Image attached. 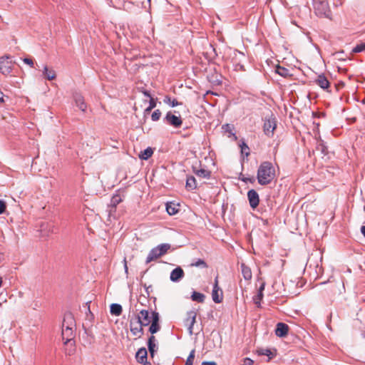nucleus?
<instances>
[{
    "label": "nucleus",
    "instance_id": "nucleus-36",
    "mask_svg": "<svg viewBox=\"0 0 365 365\" xmlns=\"http://www.w3.org/2000/svg\"><path fill=\"white\" fill-rule=\"evenodd\" d=\"M212 298L215 303L219 304L222 302L223 299V292H217V290H212Z\"/></svg>",
    "mask_w": 365,
    "mask_h": 365
},
{
    "label": "nucleus",
    "instance_id": "nucleus-31",
    "mask_svg": "<svg viewBox=\"0 0 365 365\" xmlns=\"http://www.w3.org/2000/svg\"><path fill=\"white\" fill-rule=\"evenodd\" d=\"M43 75L45 78L49 81L53 80L56 77L55 71L49 69L46 66L43 68Z\"/></svg>",
    "mask_w": 365,
    "mask_h": 365
},
{
    "label": "nucleus",
    "instance_id": "nucleus-51",
    "mask_svg": "<svg viewBox=\"0 0 365 365\" xmlns=\"http://www.w3.org/2000/svg\"><path fill=\"white\" fill-rule=\"evenodd\" d=\"M212 290H217V292H222V289L218 285V276L215 279V283L213 284Z\"/></svg>",
    "mask_w": 365,
    "mask_h": 365
},
{
    "label": "nucleus",
    "instance_id": "nucleus-61",
    "mask_svg": "<svg viewBox=\"0 0 365 365\" xmlns=\"http://www.w3.org/2000/svg\"><path fill=\"white\" fill-rule=\"evenodd\" d=\"M361 232L364 235V237H365V225L361 226Z\"/></svg>",
    "mask_w": 365,
    "mask_h": 365
},
{
    "label": "nucleus",
    "instance_id": "nucleus-62",
    "mask_svg": "<svg viewBox=\"0 0 365 365\" xmlns=\"http://www.w3.org/2000/svg\"><path fill=\"white\" fill-rule=\"evenodd\" d=\"M152 110H153V108H150V107H148H148L145 109L144 113H149Z\"/></svg>",
    "mask_w": 365,
    "mask_h": 365
},
{
    "label": "nucleus",
    "instance_id": "nucleus-43",
    "mask_svg": "<svg viewBox=\"0 0 365 365\" xmlns=\"http://www.w3.org/2000/svg\"><path fill=\"white\" fill-rule=\"evenodd\" d=\"M239 180L245 183L250 182L252 184L255 183L256 180L254 176L247 178L245 177L242 173L240 174Z\"/></svg>",
    "mask_w": 365,
    "mask_h": 365
},
{
    "label": "nucleus",
    "instance_id": "nucleus-18",
    "mask_svg": "<svg viewBox=\"0 0 365 365\" xmlns=\"http://www.w3.org/2000/svg\"><path fill=\"white\" fill-rule=\"evenodd\" d=\"M207 80L213 85L220 86L222 83V76L218 73L215 68L213 71L207 75Z\"/></svg>",
    "mask_w": 365,
    "mask_h": 365
},
{
    "label": "nucleus",
    "instance_id": "nucleus-59",
    "mask_svg": "<svg viewBox=\"0 0 365 365\" xmlns=\"http://www.w3.org/2000/svg\"><path fill=\"white\" fill-rule=\"evenodd\" d=\"M264 287H265V283L262 282V284L260 285L257 292L263 293V292L264 290Z\"/></svg>",
    "mask_w": 365,
    "mask_h": 365
},
{
    "label": "nucleus",
    "instance_id": "nucleus-50",
    "mask_svg": "<svg viewBox=\"0 0 365 365\" xmlns=\"http://www.w3.org/2000/svg\"><path fill=\"white\" fill-rule=\"evenodd\" d=\"M157 98H153V97H150V101H149V106L148 107H150V108H155L156 107V105H157Z\"/></svg>",
    "mask_w": 365,
    "mask_h": 365
},
{
    "label": "nucleus",
    "instance_id": "nucleus-64",
    "mask_svg": "<svg viewBox=\"0 0 365 365\" xmlns=\"http://www.w3.org/2000/svg\"><path fill=\"white\" fill-rule=\"evenodd\" d=\"M150 299H153V302H154V303H155V302H156V300H157V299H156V297H150Z\"/></svg>",
    "mask_w": 365,
    "mask_h": 365
},
{
    "label": "nucleus",
    "instance_id": "nucleus-5",
    "mask_svg": "<svg viewBox=\"0 0 365 365\" xmlns=\"http://www.w3.org/2000/svg\"><path fill=\"white\" fill-rule=\"evenodd\" d=\"M160 329V314L155 309V310L151 311V322L150 323L148 331L151 334V336H154V334L158 332Z\"/></svg>",
    "mask_w": 365,
    "mask_h": 365
},
{
    "label": "nucleus",
    "instance_id": "nucleus-23",
    "mask_svg": "<svg viewBox=\"0 0 365 365\" xmlns=\"http://www.w3.org/2000/svg\"><path fill=\"white\" fill-rule=\"evenodd\" d=\"M192 172L198 177L209 179L211 176V171L200 168L198 169L196 166L192 165Z\"/></svg>",
    "mask_w": 365,
    "mask_h": 365
},
{
    "label": "nucleus",
    "instance_id": "nucleus-15",
    "mask_svg": "<svg viewBox=\"0 0 365 365\" xmlns=\"http://www.w3.org/2000/svg\"><path fill=\"white\" fill-rule=\"evenodd\" d=\"M136 361L142 365H152L150 361H148V351L145 347L140 348L135 354Z\"/></svg>",
    "mask_w": 365,
    "mask_h": 365
},
{
    "label": "nucleus",
    "instance_id": "nucleus-38",
    "mask_svg": "<svg viewBox=\"0 0 365 365\" xmlns=\"http://www.w3.org/2000/svg\"><path fill=\"white\" fill-rule=\"evenodd\" d=\"M240 147L241 148V153L248 157L250 155V148L242 139L240 140Z\"/></svg>",
    "mask_w": 365,
    "mask_h": 365
},
{
    "label": "nucleus",
    "instance_id": "nucleus-55",
    "mask_svg": "<svg viewBox=\"0 0 365 365\" xmlns=\"http://www.w3.org/2000/svg\"><path fill=\"white\" fill-rule=\"evenodd\" d=\"M345 86V83L343 81H339L335 84V88L337 91L343 88Z\"/></svg>",
    "mask_w": 365,
    "mask_h": 365
},
{
    "label": "nucleus",
    "instance_id": "nucleus-6",
    "mask_svg": "<svg viewBox=\"0 0 365 365\" xmlns=\"http://www.w3.org/2000/svg\"><path fill=\"white\" fill-rule=\"evenodd\" d=\"M38 226L39 228L37 231L39 232V236L41 237H47L50 233L54 232L55 226L52 222L41 221L38 223Z\"/></svg>",
    "mask_w": 365,
    "mask_h": 365
},
{
    "label": "nucleus",
    "instance_id": "nucleus-58",
    "mask_svg": "<svg viewBox=\"0 0 365 365\" xmlns=\"http://www.w3.org/2000/svg\"><path fill=\"white\" fill-rule=\"evenodd\" d=\"M90 303H91V302H86V306L88 307H87L88 312H87L86 314H90V316L91 317V318H92V319H94V316H93V313L91 312V309H90V305H89V304H90Z\"/></svg>",
    "mask_w": 365,
    "mask_h": 365
},
{
    "label": "nucleus",
    "instance_id": "nucleus-8",
    "mask_svg": "<svg viewBox=\"0 0 365 365\" xmlns=\"http://www.w3.org/2000/svg\"><path fill=\"white\" fill-rule=\"evenodd\" d=\"M13 66L11 56H4L0 58V73L2 74H9L11 72Z\"/></svg>",
    "mask_w": 365,
    "mask_h": 365
},
{
    "label": "nucleus",
    "instance_id": "nucleus-4",
    "mask_svg": "<svg viewBox=\"0 0 365 365\" xmlns=\"http://www.w3.org/2000/svg\"><path fill=\"white\" fill-rule=\"evenodd\" d=\"M321 284L327 285L325 290L331 294H336L341 292V287L343 285L341 281H336L333 277L329 278L327 281L322 282Z\"/></svg>",
    "mask_w": 365,
    "mask_h": 365
},
{
    "label": "nucleus",
    "instance_id": "nucleus-3",
    "mask_svg": "<svg viewBox=\"0 0 365 365\" xmlns=\"http://www.w3.org/2000/svg\"><path fill=\"white\" fill-rule=\"evenodd\" d=\"M314 9L317 16L319 17L330 18L331 10L327 1L314 0Z\"/></svg>",
    "mask_w": 365,
    "mask_h": 365
},
{
    "label": "nucleus",
    "instance_id": "nucleus-13",
    "mask_svg": "<svg viewBox=\"0 0 365 365\" xmlns=\"http://www.w3.org/2000/svg\"><path fill=\"white\" fill-rule=\"evenodd\" d=\"M124 197H125V195L120 194V190H117L116 193L114 194L110 199V202L108 205V207H110L109 212H115L116 210L117 205L119 203H120L121 202H123Z\"/></svg>",
    "mask_w": 365,
    "mask_h": 365
},
{
    "label": "nucleus",
    "instance_id": "nucleus-1",
    "mask_svg": "<svg viewBox=\"0 0 365 365\" xmlns=\"http://www.w3.org/2000/svg\"><path fill=\"white\" fill-rule=\"evenodd\" d=\"M275 169L269 161H263L257 172V182L260 185H267L275 178Z\"/></svg>",
    "mask_w": 365,
    "mask_h": 365
},
{
    "label": "nucleus",
    "instance_id": "nucleus-28",
    "mask_svg": "<svg viewBox=\"0 0 365 365\" xmlns=\"http://www.w3.org/2000/svg\"><path fill=\"white\" fill-rule=\"evenodd\" d=\"M123 308L119 304L113 303L110 306V312L112 315L118 317L122 314Z\"/></svg>",
    "mask_w": 365,
    "mask_h": 365
},
{
    "label": "nucleus",
    "instance_id": "nucleus-46",
    "mask_svg": "<svg viewBox=\"0 0 365 365\" xmlns=\"http://www.w3.org/2000/svg\"><path fill=\"white\" fill-rule=\"evenodd\" d=\"M191 266H194V267H200V266H202L204 268H207V264L205 262V260H203L202 259H198L195 262L192 263Z\"/></svg>",
    "mask_w": 365,
    "mask_h": 365
},
{
    "label": "nucleus",
    "instance_id": "nucleus-24",
    "mask_svg": "<svg viewBox=\"0 0 365 365\" xmlns=\"http://www.w3.org/2000/svg\"><path fill=\"white\" fill-rule=\"evenodd\" d=\"M130 324V330L133 335L136 336L138 333L140 334L138 336V338H140L142 335L144 334L143 327L145 326L139 324V327H133V317L129 322Z\"/></svg>",
    "mask_w": 365,
    "mask_h": 365
},
{
    "label": "nucleus",
    "instance_id": "nucleus-39",
    "mask_svg": "<svg viewBox=\"0 0 365 365\" xmlns=\"http://www.w3.org/2000/svg\"><path fill=\"white\" fill-rule=\"evenodd\" d=\"M163 101L165 103L170 104L172 107H175L179 105H182V102H178L175 98L171 100V98L169 96H165Z\"/></svg>",
    "mask_w": 365,
    "mask_h": 365
},
{
    "label": "nucleus",
    "instance_id": "nucleus-21",
    "mask_svg": "<svg viewBox=\"0 0 365 365\" xmlns=\"http://www.w3.org/2000/svg\"><path fill=\"white\" fill-rule=\"evenodd\" d=\"M185 272L180 267L173 269L170 273V279L173 282H178L183 278Z\"/></svg>",
    "mask_w": 365,
    "mask_h": 365
},
{
    "label": "nucleus",
    "instance_id": "nucleus-22",
    "mask_svg": "<svg viewBox=\"0 0 365 365\" xmlns=\"http://www.w3.org/2000/svg\"><path fill=\"white\" fill-rule=\"evenodd\" d=\"M258 356H267L268 359L267 361H269L271 359H272L274 357L277 356V351L276 349H273V350H271L270 349H263L260 348L258 349L256 351Z\"/></svg>",
    "mask_w": 365,
    "mask_h": 365
},
{
    "label": "nucleus",
    "instance_id": "nucleus-19",
    "mask_svg": "<svg viewBox=\"0 0 365 365\" xmlns=\"http://www.w3.org/2000/svg\"><path fill=\"white\" fill-rule=\"evenodd\" d=\"M75 330L76 329H64L62 328V339L65 340L64 344H68L71 341H75Z\"/></svg>",
    "mask_w": 365,
    "mask_h": 365
},
{
    "label": "nucleus",
    "instance_id": "nucleus-11",
    "mask_svg": "<svg viewBox=\"0 0 365 365\" xmlns=\"http://www.w3.org/2000/svg\"><path fill=\"white\" fill-rule=\"evenodd\" d=\"M76 324L73 313L70 311L64 314L62 322V328L64 329H76Z\"/></svg>",
    "mask_w": 365,
    "mask_h": 365
},
{
    "label": "nucleus",
    "instance_id": "nucleus-17",
    "mask_svg": "<svg viewBox=\"0 0 365 365\" xmlns=\"http://www.w3.org/2000/svg\"><path fill=\"white\" fill-rule=\"evenodd\" d=\"M289 330V327L287 324L278 322L276 325L274 332L277 336L284 338L288 334Z\"/></svg>",
    "mask_w": 365,
    "mask_h": 365
},
{
    "label": "nucleus",
    "instance_id": "nucleus-47",
    "mask_svg": "<svg viewBox=\"0 0 365 365\" xmlns=\"http://www.w3.org/2000/svg\"><path fill=\"white\" fill-rule=\"evenodd\" d=\"M149 298L145 295H140L138 299V302L142 305L147 307V303H149Z\"/></svg>",
    "mask_w": 365,
    "mask_h": 365
},
{
    "label": "nucleus",
    "instance_id": "nucleus-63",
    "mask_svg": "<svg viewBox=\"0 0 365 365\" xmlns=\"http://www.w3.org/2000/svg\"><path fill=\"white\" fill-rule=\"evenodd\" d=\"M86 318H87V319H88V320H89L91 322H92V320L93 319H92V318H91V316H90V314H86Z\"/></svg>",
    "mask_w": 365,
    "mask_h": 365
},
{
    "label": "nucleus",
    "instance_id": "nucleus-45",
    "mask_svg": "<svg viewBox=\"0 0 365 365\" xmlns=\"http://www.w3.org/2000/svg\"><path fill=\"white\" fill-rule=\"evenodd\" d=\"M365 51V42L357 44L353 49L352 53H356Z\"/></svg>",
    "mask_w": 365,
    "mask_h": 365
},
{
    "label": "nucleus",
    "instance_id": "nucleus-9",
    "mask_svg": "<svg viewBox=\"0 0 365 365\" xmlns=\"http://www.w3.org/2000/svg\"><path fill=\"white\" fill-rule=\"evenodd\" d=\"M150 312L148 309H142L139 314H134V318L136 319V322L143 326H148L151 322V316H150Z\"/></svg>",
    "mask_w": 365,
    "mask_h": 365
},
{
    "label": "nucleus",
    "instance_id": "nucleus-52",
    "mask_svg": "<svg viewBox=\"0 0 365 365\" xmlns=\"http://www.w3.org/2000/svg\"><path fill=\"white\" fill-rule=\"evenodd\" d=\"M24 63L29 65L30 67H34V60L31 58L24 57Z\"/></svg>",
    "mask_w": 365,
    "mask_h": 365
},
{
    "label": "nucleus",
    "instance_id": "nucleus-56",
    "mask_svg": "<svg viewBox=\"0 0 365 365\" xmlns=\"http://www.w3.org/2000/svg\"><path fill=\"white\" fill-rule=\"evenodd\" d=\"M254 363V361L251 359L250 358H245L243 364L242 365H252Z\"/></svg>",
    "mask_w": 365,
    "mask_h": 365
},
{
    "label": "nucleus",
    "instance_id": "nucleus-27",
    "mask_svg": "<svg viewBox=\"0 0 365 365\" xmlns=\"http://www.w3.org/2000/svg\"><path fill=\"white\" fill-rule=\"evenodd\" d=\"M179 204H175L173 202H168L165 205V209L169 215H174L179 211Z\"/></svg>",
    "mask_w": 365,
    "mask_h": 365
},
{
    "label": "nucleus",
    "instance_id": "nucleus-49",
    "mask_svg": "<svg viewBox=\"0 0 365 365\" xmlns=\"http://www.w3.org/2000/svg\"><path fill=\"white\" fill-rule=\"evenodd\" d=\"M6 209V203L4 200L0 199V215L4 213Z\"/></svg>",
    "mask_w": 365,
    "mask_h": 365
},
{
    "label": "nucleus",
    "instance_id": "nucleus-2",
    "mask_svg": "<svg viewBox=\"0 0 365 365\" xmlns=\"http://www.w3.org/2000/svg\"><path fill=\"white\" fill-rule=\"evenodd\" d=\"M264 121L263 131L264 134L269 138L272 137L274 135V131L277 128L276 117L272 112H269V113L264 117Z\"/></svg>",
    "mask_w": 365,
    "mask_h": 365
},
{
    "label": "nucleus",
    "instance_id": "nucleus-12",
    "mask_svg": "<svg viewBox=\"0 0 365 365\" xmlns=\"http://www.w3.org/2000/svg\"><path fill=\"white\" fill-rule=\"evenodd\" d=\"M197 313L194 310H191L187 312V318L185 319V325L187 326L188 331L190 335L192 334L193 326L196 322Z\"/></svg>",
    "mask_w": 365,
    "mask_h": 365
},
{
    "label": "nucleus",
    "instance_id": "nucleus-10",
    "mask_svg": "<svg viewBox=\"0 0 365 365\" xmlns=\"http://www.w3.org/2000/svg\"><path fill=\"white\" fill-rule=\"evenodd\" d=\"M247 200L250 207L255 210L259 205V196L255 189H251L247 192Z\"/></svg>",
    "mask_w": 365,
    "mask_h": 365
},
{
    "label": "nucleus",
    "instance_id": "nucleus-41",
    "mask_svg": "<svg viewBox=\"0 0 365 365\" xmlns=\"http://www.w3.org/2000/svg\"><path fill=\"white\" fill-rule=\"evenodd\" d=\"M157 249L158 250L159 252L163 255H164L168 250L170 248V245L167 243H163L158 245Z\"/></svg>",
    "mask_w": 365,
    "mask_h": 365
},
{
    "label": "nucleus",
    "instance_id": "nucleus-30",
    "mask_svg": "<svg viewBox=\"0 0 365 365\" xmlns=\"http://www.w3.org/2000/svg\"><path fill=\"white\" fill-rule=\"evenodd\" d=\"M153 148L148 147L143 151H141L138 156L141 160H147L153 155Z\"/></svg>",
    "mask_w": 365,
    "mask_h": 365
},
{
    "label": "nucleus",
    "instance_id": "nucleus-44",
    "mask_svg": "<svg viewBox=\"0 0 365 365\" xmlns=\"http://www.w3.org/2000/svg\"><path fill=\"white\" fill-rule=\"evenodd\" d=\"M195 350L192 349L190 352V354H189V355H188V356H187V359L185 361V364H186V365H192L194 359H195Z\"/></svg>",
    "mask_w": 365,
    "mask_h": 365
},
{
    "label": "nucleus",
    "instance_id": "nucleus-33",
    "mask_svg": "<svg viewBox=\"0 0 365 365\" xmlns=\"http://www.w3.org/2000/svg\"><path fill=\"white\" fill-rule=\"evenodd\" d=\"M241 270L243 277L245 280H250L252 279V272L250 268L245 265L244 263L241 264Z\"/></svg>",
    "mask_w": 365,
    "mask_h": 365
},
{
    "label": "nucleus",
    "instance_id": "nucleus-37",
    "mask_svg": "<svg viewBox=\"0 0 365 365\" xmlns=\"http://www.w3.org/2000/svg\"><path fill=\"white\" fill-rule=\"evenodd\" d=\"M222 129L224 130L225 133H230L229 137L232 135L235 140H237V137L236 136L235 133L232 132V130L235 129V127L232 124L226 123L222 126Z\"/></svg>",
    "mask_w": 365,
    "mask_h": 365
},
{
    "label": "nucleus",
    "instance_id": "nucleus-40",
    "mask_svg": "<svg viewBox=\"0 0 365 365\" xmlns=\"http://www.w3.org/2000/svg\"><path fill=\"white\" fill-rule=\"evenodd\" d=\"M317 150H319L324 155L328 154L327 147L325 145V143L323 140H320L318 142L317 145Z\"/></svg>",
    "mask_w": 365,
    "mask_h": 365
},
{
    "label": "nucleus",
    "instance_id": "nucleus-53",
    "mask_svg": "<svg viewBox=\"0 0 365 365\" xmlns=\"http://www.w3.org/2000/svg\"><path fill=\"white\" fill-rule=\"evenodd\" d=\"M344 54V51L341 50L339 51L336 52L335 55L338 57V59L339 61H345L346 58L342 57V55Z\"/></svg>",
    "mask_w": 365,
    "mask_h": 365
},
{
    "label": "nucleus",
    "instance_id": "nucleus-34",
    "mask_svg": "<svg viewBox=\"0 0 365 365\" xmlns=\"http://www.w3.org/2000/svg\"><path fill=\"white\" fill-rule=\"evenodd\" d=\"M83 328L84 329V334L86 335V342L88 344H91L95 339V336L91 329L86 327L84 324H83Z\"/></svg>",
    "mask_w": 365,
    "mask_h": 365
},
{
    "label": "nucleus",
    "instance_id": "nucleus-20",
    "mask_svg": "<svg viewBox=\"0 0 365 365\" xmlns=\"http://www.w3.org/2000/svg\"><path fill=\"white\" fill-rule=\"evenodd\" d=\"M147 345L150 356L151 358H153L158 349L156 344V339L155 336H150L148 337Z\"/></svg>",
    "mask_w": 365,
    "mask_h": 365
},
{
    "label": "nucleus",
    "instance_id": "nucleus-25",
    "mask_svg": "<svg viewBox=\"0 0 365 365\" xmlns=\"http://www.w3.org/2000/svg\"><path fill=\"white\" fill-rule=\"evenodd\" d=\"M162 255L159 252L157 247L153 248L148 253V257L145 260V263L148 264L152 261L156 260L159 257H160Z\"/></svg>",
    "mask_w": 365,
    "mask_h": 365
},
{
    "label": "nucleus",
    "instance_id": "nucleus-26",
    "mask_svg": "<svg viewBox=\"0 0 365 365\" xmlns=\"http://www.w3.org/2000/svg\"><path fill=\"white\" fill-rule=\"evenodd\" d=\"M275 72L284 78H292L293 76V74L290 73L288 68L283 67L279 64H277L275 66Z\"/></svg>",
    "mask_w": 365,
    "mask_h": 365
},
{
    "label": "nucleus",
    "instance_id": "nucleus-29",
    "mask_svg": "<svg viewBox=\"0 0 365 365\" xmlns=\"http://www.w3.org/2000/svg\"><path fill=\"white\" fill-rule=\"evenodd\" d=\"M185 187L189 191L197 188V182L194 176H189L187 178Z\"/></svg>",
    "mask_w": 365,
    "mask_h": 365
},
{
    "label": "nucleus",
    "instance_id": "nucleus-57",
    "mask_svg": "<svg viewBox=\"0 0 365 365\" xmlns=\"http://www.w3.org/2000/svg\"><path fill=\"white\" fill-rule=\"evenodd\" d=\"M141 92L143 93V95L145 96H146L148 98L152 97L151 93H150V91H148V90H146V89H144L143 88H142Z\"/></svg>",
    "mask_w": 365,
    "mask_h": 365
},
{
    "label": "nucleus",
    "instance_id": "nucleus-16",
    "mask_svg": "<svg viewBox=\"0 0 365 365\" xmlns=\"http://www.w3.org/2000/svg\"><path fill=\"white\" fill-rule=\"evenodd\" d=\"M73 99L76 106L83 113L87 110V103L85 102L84 97L81 93L75 92L73 93Z\"/></svg>",
    "mask_w": 365,
    "mask_h": 365
},
{
    "label": "nucleus",
    "instance_id": "nucleus-7",
    "mask_svg": "<svg viewBox=\"0 0 365 365\" xmlns=\"http://www.w3.org/2000/svg\"><path fill=\"white\" fill-rule=\"evenodd\" d=\"M163 120L168 125H171L175 128H180L182 124V120L180 115L177 116L171 111H168L166 113Z\"/></svg>",
    "mask_w": 365,
    "mask_h": 365
},
{
    "label": "nucleus",
    "instance_id": "nucleus-60",
    "mask_svg": "<svg viewBox=\"0 0 365 365\" xmlns=\"http://www.w3.org/2000/svg\"><path fill=\"white\" fill-rule=\"evenodd\" d=\"M202 365H217L215 361H203Z\"/></svg>",
    "mask_w": 365,
    "mask_h": 365
},
{
    "label": "nucleus",
    "instance_id": "nucleus-32",
    "mask_svg": "<svg viewBox=\"0 0 365 365\" xmlns=\"http://www.w3.org/2000/svg\"><path fill=\"white\" fill-rule=\"evenodd\" d=\"M190 298L193 302H197L198 303H203L205 299V295L202 293H200V292H198L196 291H193L192 292Z\"/></svg>",
    "mask_w": 365,
    "mask_h": 365
},
{
    "label": "nucleus",
    "instance_id": "nucleus-48",
    "mask_svg": "<svg viewBox=\"0 0 365 365\" xmlns=\"http://www.w3.org/2000/svg\"><path fill=\"white\" fill-rule=\"evenodd\" d=\"M161 111L159 109H157L153 111L151 115V119L153 121H158L161 116Z\"/></svg>",
    "mask_w": 365,
    "mask_h": 365
},
{
    "label": "nucleus",
    "instance_id": "nucleus-35",
    "mask_svg": "<svg viewBox=\"0 0 365 365\" xmlns=\"http://www.w3.org/2000/svg\"><path fill=\"white\" fill-rule=\"evenodd\" d=\"M65 353L66 355L71 356L76 352V341H71L68 344H64Z\"/></svg>",
    "mask_w": 365,
    "mask_h": 365
},
{
    "label": "nucleus",
    "instance_id": "nucleus-42",
    "mask_svg": "<svg viewBox=\"0 0 365 365\" xmlns=\"http://www.w3.org/2000/svg\"><path fill=\"white\" fill-rule=\"evenodd\" d=\"M264 294L259 292H257V294L253 297L254 303L256 304L257 307H261V301L262 300Z\"/></svg>",
    "mask_w": 365,
    "mask_h": 365
},
{
    "label": "nucleus",
    "instance_id": "nucleus-14",
    "mask_svg": "<svg viewBox=\"0 0 365 365\" xmlns=\"http://www.w3.org/2000/svg\"><path fill=\"white\" fill-rule=\"evenodd\" d=\"M314 82L322 89L331 93V91L329 90L331 83L324 73L319 74Z\"/></svg>",
    "mask_w": 365,
    "mask_h": 365
},
{
    "label": "nucleus",
    "instance_id": "nucleus-54",
    "mask_svg": "<svg viewBox=\"0 0 365 365\" xmlns=\"http://www.w3.org/2000/svg\"><path fill=\"white\" fill-rule=\"evenodd\" d=\"M143 286L145 289V292L147 294L146 297H150V292H152V286L151 285L147 286L146 284H143Z\"/></svg>",
    "mask_w": 365,
    "mask_h": 365
}]
</instances>
